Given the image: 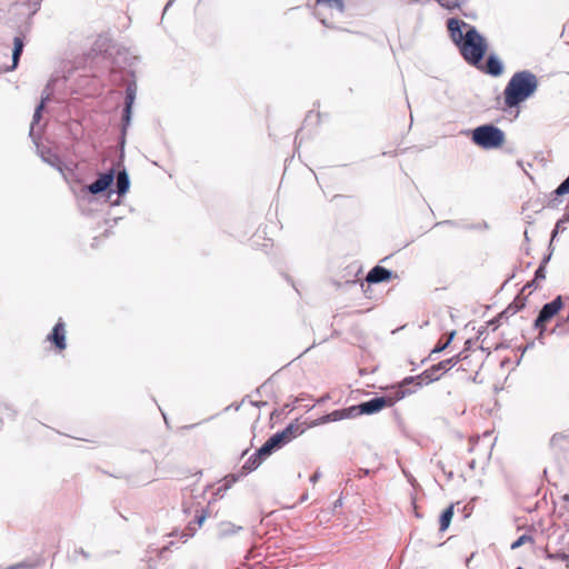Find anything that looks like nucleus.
<instances>
[{"mask_svg":"<svg viewBox=\"0 0 569 569\" xmlns=\"http://www.w3.org/2000/svg\"><path fill=\"white\" fill-rule=\"evenodd\" d=\"M450 38L459 48L462 58L471 66L479 68L487 51V41L476 27L463 20L451 18L447 22Z\"/></svg>","mask_w":569,"mask_h":569,"instance_id":"obj_1","label":"nucleus"},{"mask_svg":"<svg viewBox=\"0 0 569 569\" xmlns=\"http://www.w3.org/2000/svg\"><path fill=\"white\" fill-rule=\"evenodd\" d=\"M538 89V78L529 70L518 71L512 74L503 90L505 106L517 107L530 98Z\"/></svg>","mask_w":569,"mask_h":569,"instance_id":"obj_2","label":"nucleus"},{"mask_svg":"<svg viewBox=\"0 0 569 569\" xmlns=\"http://www.w3.org/2000/svg\"><path fill=\"white\" fill-rule=\"evenodd\" d=\"M472 140L476 144L486 149L497 148L503 143L505 133L492 124H485L473 130Z\"/></svg>","mask_w":569,"mask_h":569,"instance_id":"obj_3","label":"nucleus"},{"mask_svg":"<svg viewBox=\"0 0 569 569\" xmlns=\"http://www.w3.org/2000/svg\"><path fill=\"white\" fill-rule=\"evenodd\" d=\"M460 361V356L440 361L416 377H408L407 382H415L417 388L431 383L440 378L441 371H447Z\"/></svg>","mask_w":569,"mask_h":569,"instance_id":"obj_4","label":"nucleus"},{"mask_svg":"<svg viewBox=\"0 0 569 569\" xmlns=\"http://www.w3.org/2000/svg\"><path fill=\"white\" fill-rule=\"evenodd\" d=\"M299 426L289 425L282 431L272 435L261 448L260 456H270L274 450L283 447L299 435Z\"/></svg>","mask_w":569,"mask_h":569,"instance_id":"obj_5","label":"nucleus"},{"mask_svg":"<svg viewBox=\"0 0 569 569\" xmlns=\"http://www.w3.org/2000/svg\"><path fill=\"white\" fill-rule=\"evenodd\" d=\"M562 307V300L561 297H557L552 301L546 303L542 306L541 310L539 311V315L537 319L535 320L533 327L535 329L539 330V340L542 339L543 332L546 330V322L549 321L552 317H555L558 311Z\"/></svg>","mask_w":569,"mask_h":569,"instance_id":"obj_6","label":"nucleus"},{"mask_svg":"<svg viewBox=\"0 0 569 569\" xmlns=\"http://www.w3.org/2000/svg\"><path fill=\"white\" fill-rule=\"evenodd\" d=\"M418 389L419 388L415 386V382H407V378H405L398 386L392 387V389L386 396H383V398L388 401V407H391L397 401L416 392Z\"/></svg>","mask_w":569,"mask_h":569,"instance_id":"obj_7","label":"nucleus"},{"mask_svg":"<svg viewBox=\"0 0 569 569\" xmlns=\"http://www.w3.org/2000/svg\"><path fill=\"white\" fill-rule=\"evenodd\" d=\"M114 174V170L110 169L108 172L100 174L99 178L93 183L87 186L86 189L92 194L101 193L110 187Z\"/></svg>","mask_w":569,"mask_h":569,"instance_id":"obj_8","label":"nucleus"},{"mask_svg":"<svg viewBox=\"0 0 569 569\" xmlns=\"http://www.w3.org/2000/svg\"><path fill=\"white\" fill-rule=\"evenodd\" d=\"M137 96V84L136 82H130L126 88V101H124V110H123V128L129 126L131 119V109Z\"/></svg>","mask_w":569,"mask_h":569,"instance_id":"obj_9","label":"nucleus"},{"mask_svg":"<svg viewBox=\"0 0 569 569\" xmlns=\"http://www.w3.org/2000/svg\"><path fill=\"white\" fill-rule=\"evenodd\" d=\"M386 407H388V401L385 400L383 397H376L359 405V408L362 409L363 415H372L379 412Z\"/></svg>","mask_w":569,"mask_h":569,"instance_id":"obj_10","label":"nucleus"},{"mask_svg":"<svg viewBox=\"0 0 569 569\" xmlns=\"http://www.w3.org/2000/svg\"><path fill=\"white\" fill-rule=\"evenodd\" d=\"M391 278H392V271H390L383 267L376 266L368 272L366 280L369 283H380V282L387 281Z\"/></svg>","mask_w":569,"mask_h":569,"instance_id":"obj_11","label":"nucleus"},{"mask_svg":"<svg viewBox=\"0 0 569 569\" xmlns=\"http://www.w3.org/2000/svg\"><path fill=\"white\" fill-rule=\"evenodd\" d=\"M48 339L53 342L58 349L63 350L66 348V330L61 320L58 321L53 327V330L51 335L48 336Z\"/></svg>","mask_w":569,"mask_h":569,"instance_id":"obj_12","label":"nucleus"},{"mask_svg":"<svg viewBox=\"0 0 569 569\" xmlns=\"http://www.w3.org/2000/svg\"><path fill=\"white\" fill-rule=\"evenodd\" d=\"M486 72L493 77H499L503 72V64L496 54H490L486 63Z\"/></svg>","mask_w":569,"mask_h":569,"instance_id":"obj_13","label":"nucleus"},{"mask_svg":"<svg viewBox=\"0 0 569 569\" xmlns=\"http://www.w3.org/2000/svg\"><path fill=\"white\" fill-rule=\"evenodd\" d=\"M268 456H260L259 449L244 462L242 469L246 473L256 470Z\"/></svg>","mask_w":569,"mask_h":569,"instance_id":"obj_14","label":"nucleus"},{"mask_svg":"<svg viewBox=\"0 0 569 569\" xmlns=\"http://www.w3.org/2000/svg\"><path fill=\"white\" fill-rule=\"evenodd\" d=\"M322 6H327L328 8L336 9L340 13H342L345 11L343 0H317V13L316 14L318 17L321 16L319 9Z\"/></svg>","mask_w":569,"mask_h":569,"instance_id":"obj_15","label":"nucleus"},{"mask_svg":"<svg viewBox=\"0 0 569 569\" xmlns=\"http://www.w3.org/2000/svg\"><path fill=\"white\" fill-rule=\"evenodd\" d=\"M322 6H327L328 8L336 9L340 13H342L345 11L343 0H317V13L316 14L318 17L321 16L319 9Z\"/></svg>","mask_w":569,"mask_h":569,"instance_id":"obj_16","label":"nucleus"},{"mask_svg":"<svg viewBox=\"0 0 569 569\" xmlns=\"http://www.w3.org/2000/svg\"><path fill=\"white\" fill-rule=\"evenodd\" d=\"M345 419L342 409L333 410L332 412L325 415L315 421V426L325 425L328 422H335Z\"/></svg>","mask_w":569,"mask_h":569,"instance_id":"obj_17","label":"nucleus"},{"mask_svg":"<svg viewBox=\"0 0 569 569\" xmlns=\"http://www.w3.org/2000/svg\"><path fill=\"white\" fill-rule=\"evenodd\" d=\"M41 158L44 162H47L51 167L56 168L60 172L62 171V167H61L62 161L56 153H52L50 150L42 151Z\"/></svg>","mask_w":569,"mask_h":569,"instance_id":"obj_18","label":"nucleus"},{"mask_svg":"<svg viewBox=\"0 0 569 569\" xmlns=\"http://www.w3.org/2000/svg\"><path fill=\"white\" fill-rule=\"evenodd\" d=\"M130 181L128 173L123 170L117 176V192L119 196L124 194L129 190Z\"/></svg>","mask_w":569,"mask_h":569,"instance_id":"obj_19","label":"nucleus"},{"mask_svg":"<svg viewBox=\"0 0 569 569\" xmlns=\"http://www.w3.org/2000/svg\"><path fill=\"white\" fill-rule=\"evenodd\" d=\"M13 51H12V66L10 68V70H13L17 68L18 66V62H19V59H20V56L22 53V49H23V41L21 38L19 37H16L14 40H13Z\"/></svg>","mask_w":569,"mask_h":569,"instance_id":"obj_20","label":"nucleus"},{"mask_svg":"<svg viewBox=\"0 0 569 569\" xmlns=\"http://www.w3.org/2000/svg\"><path fill=\"white\" fill-rule=\"evenodd\" d=\"M453 516V506L448 507L440 516V530L445 531L448 529L450 521Z\"/></svg>","mask_w":569,"mask_h":569,"instance_id":"obj_21","label":"nucleus"},{"mask_svg":"<svg viewBox=\"0 0 569 569\" xmlns=\"http://www.w3.org/2000/svg\"><path fill=\"white\" fill-rule=\"evenodd\" d=\"M550 257H546L539 268L535 272V279L527 284V287L536 286V282L543 280L546 278L545 264L548 262Z\"/></svg>","mask_w":569,"mask_h":569,"instance_id":"obj_22","label":"nucleus"},{"mask_svg":"<svg viewBox=\"0 0 569 569\" xmlns=\"http://www.w3.org/2000/svg\"><path fill=\"white\" fill-rule=\"evenodd\" d=\"M43 107H44V99H42V101L38 104V107L34 110V114H33V119H32V123H31V128H30L31 137L34 136V128L41 118V111H42Z\"/></svg>","mask_w":569,"mask_h":569,"instance_id":"obj_23","label":"nucleus"},{"mask_svg":"<svg viewBox=\"0 0 569 569\" xmlns=\"http://www.w3.org/2000/svg\"><path fill=\"white\" fill-rule=\"evenodd\" d=\"M206 518H207V512L203 509L201 511H197L196 520H194L196 526H192V522H190L188 529L191 531H196L198 528H200L202 526Z\"/></svg>","mask_w":569,"mask_h":569,"instance_id":"obj_24","label":"nucleus"},{"mask_svg":"<svg viewBox=\"0 0 569 569\" xmlns=\"http://www.w3.org/2000/svg\"><path fill=\"white\" fill-rule=\"evenodd\" d=\"M345 419L355 418L360 415H363L362 409L359 408V405L351 406L349 408L342 409Z\"/></svg>","mask_w":569,"mask_h":569,"instance_id":"obj_25","label":"nucleus"},{"mask_svg":"<svg viewBox=\"0 0 569 569\" xmlns=\"http://www.w3.org/2000/svg\"><path fill=\"white\" fill-rule=\"evenodd\" d=\"M532 541H533V539H532V537H531V536H529V535H522V536H520L516 541H513V542L511 543V549H513V550H515V549H517V548L521 547L522 545H525V543H527V542H532Z\"/></svg>","mask_w":569,"mask_h":569,"instance_id":"obj_26","label":"nucleus"},{"mask_svg":"<svg viewBox=\"0 0 569 569\" xmlns=\"http://www.w3.org/2000/svg\"><path fill=\"white\" fill-rule=\"evenodd\" d=\"M437 2L446 9H455L460 7L461 0H437Z\"/></svg>","mask_w":569,"mask_h":569,"instance_id":"obj_27","label":"nucleus"},{"mask_svg":"<svg viewBox=\"0 0 569 569\" xmlns=\"http://www.w3.org/2000/svg\"><path fill=\"white\" fill-rule=\"evenodd\" d=\"M549 557L561 561H567L569 560V547L568 550H558L555 553L550 555Z\"/></svg>","mask_w":569,"mask_h":569,"instance_id":"obj_28","label":"nucleus"},{"mask_svg":"<svg viewBox=\"0 0 569 569\" xmlns=\"http://www.w3.org/2000/svg\"><path fill=\"white\" fill-rule=\"evenodd\" d=\"M556 193L558 196H563L569 193V174L568 178L560 183V186L556 189Z\"/></svg>","mask_w":569,"mask_h":569,"instance_id":"obj_29","label":"nucleus"},{"mask_svg":"<svg viewBox=\"0 0 569 569\" xmlns=\"http://www.w3.org/2000/svg\"><path fill=\"white\" fill-rule=\"evenodd\" d=\"M519 310V307L511 303L505 311L499 316V319L508 318L510 315H515Z\"/></svg>","mask_w":569,"mask_h":569,"instance_id":"obj_30","label":"nucleus"},{"mask_svg":"<svg viewBox=\"0 0 569 569\" xmlns=\"http://www.w3.org/2000/svg\"><path fill=\"white\" fill-rule=\"evenodd\" d=\"M36 566L33 563L29 562H19L13 566H10L8 568H0V569H33Z\"/></svg>","mask_w":569,"mask_h":569,"instance_id":"obj_31","label":"nucleus"},{"mask_svg":"<svg viewBox=\"0 0 569 569\" xmlns=\"http://www.w3.org/2000/svg\"><path fill=\"white\" fill-rule=\"evenodd\" d=\"M453 335H455V332H451V333H450V336H449V338L447 339V341H446L445 343H442V345L437 346V347L432 350V352L435 353V352H440V351L445 350V349L449 346V343L451 342V340H452V338H453Z\"/></svg>","mask_w":569,"mask_h":569,"instance_id":"obj_32","label":"nucleus"},{"mask_svg":"<svg viewBox=\"0 0 569 569\" xmlns=\"http://www.w3.org/2000/svg\"><path fill=\"white\" fill-rule=\"evenodd\" d=\"M567 219H562V220H559L557 223H556V227L552 231V234H551V241L557 237L558 232L559 231H562L565 230V228L562 227V223L566 221Z\"/></svg>","mask_w":569,"mask_h":569,"instance_id":"obj_33","label":"nucleus"},{"mask_svg":"<svg viewBox=\"0 0 569 569\" xmlns=\"http://www.w3.org/2000/svg\"><path fill=\"white\" fill-rule=\"evenodd\" d=\"M78 555H81L84 559L89 558L88 552H86L82 548H79V549H76L73 551V553L70 556L71 560L76 561Z\"/></svg>","mask_w":569,"mask_h":569,"instance_id":"obj_34","label":"nucleus"},{"mask_svg":"<svg viewBox=\"0 0 569 569\" xmlns=\"http://www.w3.org/2000/svg\"><path fill=\"white\" fill-rule=\"evenodd\" d=\"M221 532L223 535H227V533L236 532V529H234L233 525H231V523H221Z\"/></svg>","mask_w":569,"mask_h":569,"instance_id":"obj_35","label":"nucleus"},{"mask_svg":"<svg viewBox=\"0 0 569 569\" xmlns=\"http://www.w3.org/2000/svg\"><path fill=\"white\" fill-rule=\"evenodd\" d=\"M320 477H321V473H320L319 471H316V472L310 477V482L315 485V483L319 480V478H320Z\"/></svg>","mask_w":569,"mask_h":569,"instance_id":"obj_36","label":"nucleus"},{"mask_svg":"<svg viewBox=\"0 0 569 569\" xmlns=\"http://www.w3.org/2000/svg\"><path fill=\"white\" fill-rule=\"evenodd\" d=\"M532 346H533V343L527 345V346H526V350H527V349H529V348H530V347H532Z\"/></svg>","mask_w":569,"mask_h":569,"instance_id":"obj_37","label":"nucleus"},{"mask_svg":"<svg viewBox=\"0 0 569 569\" xmlns=\"http://www.w3.org/2000/svg\"><path fill=\"white\" fill-rule=\"evenodd\" d=\"M470 467H471V468H473V467H475V461H473V460L470 462Z\"/></svg>","mask_w":569,"mask_h":569,"instance_id":"obj_38","label":"nucleus"},{"mask_svg":"<svg viewBox=\"0 0 569 569\" xmlns=\"http://www.w3.org/2000/svg\"><path fill=\"white\" fill-rule=\"evenodd\" d=\"M170 3H171V1L167 2L164 10H167V8L170 6Z\"/></svg>","mask_w":569,"mask_h":569,"instance_id":"obj_39","label":"nucleus"},{"mask_svg":"<svg viewBox=\"0 0 569 569\" xmlns=\"http://www.w3.org/2000/svg\"><path fill=\"white\" fill-rule=\"evenodd\" d=\"M566 321H567V322L569 321V315H568V317L566 318Z\"/></svg>","mask_w":569,"mask_h":569,"instance_id":"obj_40","label":"nucleus"}]
</instances>
